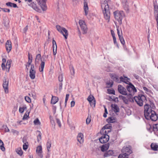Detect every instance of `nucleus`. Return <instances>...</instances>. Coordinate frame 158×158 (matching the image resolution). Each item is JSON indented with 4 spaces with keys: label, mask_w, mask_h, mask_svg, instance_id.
<instances>
[{
    "label": "nucleus",
    "mask_w": 158,
    "mask_h": 158,
    "mask_svg": "<svg viewBox=\"0 0 158 158\" xmlns=\"http://www.w3.org/2000/svg\"><path fill=\"white\" fill-rule=\"evenodd\" d=\"M155 108L153 103L151 106L146 104L144 106V115L147 120L151 119L152 121H156L158 118L157 115L153 109Z\"/></svg>",
    "instance_id": "1"
},
{
    "label": "nucleus",
    "mask_w": 158,
    "mask_h": 158,
    "mask_svg": "<svg viewBox=\"0 0 158 158\" xmlns=\"http://www.w3.org/2000/svg\"><path fill=\"white\" fill-rule=\"evenodd\" d=\"M103 0L104 2L101 3V6L103 11L104 18L107 20V22H109L110 15L109 7L107 1L106 0Z\"/></svg>",
    "instance_id": "2"
},
{
    "label": "nucleus",
    "mask_w": 158,
    "mask_h": 158,
    "mask_svg": "<svg viewBox=\"0 0 158 158\" xmlns=\"http://www.w3.org/2000/svg\"><path fill=\"white\" fill-rule=\"evenodd\" d=\"M134 98L137 104L140 106H143V103H145L147 101L145 96L141 94L135 97Z\"/></svg>",
    "instance_id": "3"
},
{
    "label": "nucleus",
    "mask_w": 158,
    "mask_h": 158,
    "mask_svg": "<svg viewBox=\"0 0 158 158\" xmlns=\"http://www.w3.org/2000/svg\"><path fill=\"white\" fill-rule=\"evenodd\" d=\"M114 15L115 19L118 22L119 24H121L123 19L125 16L123 12L122 11H116L114 12Z\"/></svg>",
    "instance_id": "4"
},
{
    "label": "nucleus",
    "mask_w": 158,
    "mask_h": 158,
    "mask_svg": "<svg viewBox=\"0 0 158 158\" xmlns=\"http://www.w3.org/2000/svg\"><path fill=\"white\" fill-rule=\"evenodd\" d=\"M57 30L60 32L64 36L65 39H67L68 35V31L64 28L61 27L59 25L56 26Z\"/></svg>",
    "instance_id": "5"
},
{
    "label": "nucleus",
    "mask_w": 158,
    "mask_h": 158,
    "mask_svg": "<svg viewBox=\"0 0 158 158\" xmlns=\"http://www.w3.org/2000/svg\"><path fill=\"white\" fill-rule=\"evenodd\" d=\"M127 91L129 93V94L131 96L133 95L135 93L137 92L136 89L131 83H130L129 85L127 86Z\"/></svg>",
    "instance_id": "6"
},
{
    "label": "nucleus",
    "mask_w": 158,
    "mask_h": 158,
    "mask_svg": "<svg viewBox=\"0 0 158 158\" xmlns=\"http://www.w3.org/2000/svg\"><path fill=\"white\" fill-rule=\"evenodd\" d=\"M79 24L83 33L84 34L86 33L87 31V28L85 22L82 20H80Z\"/></svg>",
    "instance_id": "7"
},
{
    "label": "nucleus",
    "mask_w": 158,
    "mask_h": 158,
    "mask_svg": "<svg viewBox=\"0 0 158 158\" xmlns=\"http://www.w3.org/2000/svg\"><path fill=\"white\" fill-rule=\"evenodd\" d=\"M38 3L40 5L41 8L43 11H45L47 9L46 2L47 0H36Z\"/></svg>",
    "instance_id": "8"
},
{
    "label": "nucleus",
    "mask_w": 158,
    "mask_h": 158,
    "mask_svg": "<svg viewBox=\"0 0 158 158\" xmlns=\"http://www.w3.org/2000/svg\"><path fill=\"white\" fill-rule=\"evenodd\" d=\"M109 139V136L107 135H102L99 139V140L100 143H104L107 142Z\"/></svg>",
    "instance_id": "9"
},
{
    "label": "nucleus",
    "mask_w": 158,
    "mask_h": 158,
    "mask_svg": "<svg viewBox=\"0 0 158 158\" xmlns=\"http://www.w3.org/2000/svg\"><path fill=\"white\" fill-rule=\"evenodd\" d=\"M8 83V80L5 79L3 81V87L4 89L5 92L6 94H7L9 92Z\"/></svg>",
    "instance_id": "10"
},
{
    "label": "nucleus",
    "mask_w": 158,
    "mask_h": 158,
    "mask_svg": "<svg viewBox=\"0 0 158 158\" xmlns=\"http://www.w3.org/2000/svg\"><path fill=\"white\" fill-rule=\"evenodd\" d=\"M34 64H31V69L30 71V77L32 79H33L35 78V71L34 70Z\"/></svg>",
    "instance_id": "11"
},
{
    "label": "nucleus",
    "mask_w": 158,
    "mask_h": 158,
    "mask_svg": "<svg viewBox=\"0 0 158 158\" xmlns=\"http://www.w3.org/2000/svg\"><path fill=\"white\" fill-rule=\"evenodd\" d=\"M122 152L123 154L126 153L128 156L132 152L131 150V147L129 146L123 147L122 149Z\"/></svg>",
    "instance_id": "12"
},
{
    "label": "nucleus",
    "mask_w": 158,
    "mask_h": 158,
    "mask_svg": "<svg viewBox=\"0 0 158 158\" xmlns=\"http://www.w3.org/2000/svg\"><path fill=\"white\" fill-rule=\"evenodd\" d=\"M118 92L122 94L126 95L127 94L126 89L120 85H119L118 86Z\"/></svg>",
    "instance_id": "13"
},
{
    "label": "nucleus",
    "mask_w": 158,
    "mask_h": 158,
    "mask_svg": "<svg viewBox=\"0 0 158 158\" xmlns=\"http://www.w3.org/2000/svg\"><path fill=\"white\" fill-rule=\"evenodd\" d=\"M117 31L118 35L121 43L123 45H124L125 43V41L123 36L122 31L121 30V32H120L119 29L118 28L117 29Z\"/></svg>",
    "instance_id": "14"
},
{
    "label": "nucleus",
    "mask_w": 158,
    "mask_h": 158,
    "mask_svg": "<svg viewBox=\"0 0 158 158\" xmlns=\"http://www.w3.org/2000/svg\"><path fill=\"white\" fill-rule=\"evenodd\" d=\"M154 12L156 16V19L157 22V28L158 30V6L156 5H154Z\"/></svg>",
    "instance_id": "15"
},
{
    "label": "nucleus",
    "mask_w": 158,
    "mask_h": 158,
    "mask_svg": "<svg viewBox=\"0 0 158 158\" xmlns=\"http://www.w3.org/2000/svg\"><path fill=\"white\" fill-rule=\"evenodd\" d=\"M36 152L38 156L41 158L43 157V155L42 154V148L41 146H38L36 148Z\"/></svg>",
    "instance_id": "16"
},
{
    "label": "nucleus",
    "mask_w": 158,
    "mask_h": 158,
    "mask_svg": "<svg viewBox=\"0 0 158 158\" xmlns=\"http://www.w3.org/2000/svg\"><path fill=\"white\" fill-rule=\"evenodd\" d=\"M6 51L8 53L11 49V43L10 41L8 40L6 43Z\"/></svg>",
    "instance_id": "17"
},
{
    "label": "nucleus",
    "mask_w": 158,
    "mask_h": 158,
    "mask_svg": "<svg viewBox=\"0 0 158 158\" xmlns=\"http://www.w3.org/2000/svg\"><path fill=\"white\" fill-rule=\"evenodd\" d=\"M77 140L80 143H82L84 142L83 135L81 133H79L77 136Z\"/></svg>",
    "instance_id": "18"
},
{
    "label": "nucleus",
    "mask_w": 158,
    "mask_h": 158,
    "mask_svg": "<svg viewBox=\"0 0 158 158\" xmlns=\"http://www.w3.org/2000/svg\"><path fill=\"white\" fill-rule=\"evenodd\" d=\"M84 10L85 12V15L86 16L88 13L89 8L87 3L85 1L84 3Z\"/></svg>",
    "instance_id": "19"
},
{
    "label": "nucleus",
    "mask_w": 158,
    "mask_h": 158,
    "mask_svg": "<svg viewBox=\"0 0 158 158\" xmlns=\"http://www.w3.org/2000/svg\"><path fill=\"white\" fill-rule=\"evenodd\" d=\"M111 78L114 81L118 83H120V77L119 78V77L115 74H112L111 76Z\"/></svg>",
    "instance_id": "20"
},
{
    "label": "nucleus",
    "mask_w": 158,
    "mask_h": 158,
    "mask_svg": "<svg viewBox=\"0 0 158 158\" xmlns=\"http://www.w3.org/2000/svg\"><path fill=\"white\" fill-rule=\"evenodd\" d=\"M11 62L12 61L10 60H8L7 62L6 66H5V68L6 69V71L7 72H9V71Z\"/></svg>",
    "instance_id": "21"
},
{
    "label": "nucleus",
    "mask_w": 158,
    "mask_h": 158,
    "mask_svg": "<svg viewBox=\"0 0 158 158\" xmlns=\"http://www.w3.org/2000/svg\"><path fill=\"white\" fill-rule=\"evenodd\" d=\"M40 60H41V55L40 54H38L36 56V57L35 58V64L36 65L38 64L39 61Z\"/></svg>",
    "instance_id": "22"
},
{
    "label": "nucleus",
    "mask_w": 158,
    "mask_h": 158,
    "mask_svg": "<svg viewBox=\"0 0 158 158\" xmlns=\"http://www.w3.org/2000/svg\"><path fill=\"white\" fill-rule=\"evenodd\" d=\"M30 6L35 10L38 12H40V10L37 7L36 4L34 2H33L31 4Z\"/></svg>",
    "instance_id": "23"
},
{
    "label": "nucleus",
    "mask_w": 158,
    "mask_h": 158,
    "mask_svg": "<svg viewBox=\"0 0 158 158\" xmlns=\"http://www.w3.org/2000/svg\"><path fill=\"white\" fill-rule=\"evenodd\" d=\"M112 109L114 110L115 112H118L119 109L117 105L115 104H112L111 105Z\"/></svg>",
    "instance_id": "24"
},
{
    "label": "nucleus",
    "mask_w": 158,
    "mask_h": 158,
    "mask_svg": "<svg viewBox=\"0 0 158 158\" xmlns=\"http://www.w3.org/2000/svg\"><path fill=\"white\" fill-rule=\"evenodd\" d=\"M151 147L153 150L156 151L158 149V145L156 143H152L151 144Z\"/></svg>",
    "instance_id": "25"
},
{
    "label": "nucleus",
    "mask_w": 158,
    "mask_h": 158,
    "mask_svg": "<svg viewBox=\"0 0 158 158\" xmlns=\"http://www.w3.org/2000/svg\"><path fill=\"white\" fill-rule=\"evenodd\" d=\"M129 80V79L127 77H120V82L122 81L127 84L129 82L128 80Z\"/></svg>",
    "instance_id": "26"
},
{
    "label": "nucleus",
    "mask_w": 158,
    "mask_h": 158,
    "mask_svg": "<svg viewBox=\"0 0 158 158\" xmlns=\"http://www.w3.org/2000/svg\"><path fill=\"white\" fill-rule=\"evenodd\" d=\"M6 5L8 6L13 7L14 8L18 7L17 5L16 4L10 2L6 3Z\"/></svg>",
    "instance_id": "27"
},
{
    "label": "nucleus",
    "mask_w": 158,
    "mask_h": 158,
    "mask_svg": "<svg viewBox=\"0 0 158 158\" xmlns=\"http://www.w3.org/2000/svg\"><path fill=\"white\" fill-rule=\"evenodd\" d=\"M58 101V98L57 97L52 96L51 103L53 104H55Z\"/></svg>",
    "instance_id": "28"
},
{
    "label": "nucleus",
    "mask_w": 158,
    "mask_h": 158,
    "mask_svg": "<svg viewBox=\"0 0 158 158\" xmlns=\"http://www.w3.org/2000/svg\"><path fill=\"white\" fill-rule=\"evenodd\" d=\"M27 109V106L26 105H23L20 106L19 109V111L21 113L23 112L24 110Z\"/></svg>",
    "instance_id": "29"
},
{
    "label": "nucleus",
    "mask_w": 158,
    "mask_h": 158,
    "mask_svg": "<svg viewBox=\"0 0 158 158\" xmlns=\"http://www.w3.org/2000/svg\"><path fill=\"white\" fill-rule=\"evenodd\" d=\"M45 62L41 61V64L39 68V71L40 72H42L43 71L44 67Z\"/></svg>",
    "instance_id": "30"
},
{
    "label": "nucleus",
    "mask_w": 158,
    "mask_h": 158,
    "mask_svg": "<svg viewBox=\"0 0 158 158\" xmlns=\"http://www.w3.org/2000/svg\"><path fill=\"white\" fill-rule=\"evenodd\" d=\"M16 153L19 155L20 156H22L23 154V152L20 148H19L16 149Z\"/></svg>",
    "instance_id": "31"
},
{
    "label": "nucleus",
    "mask_w": 158,
    "mask_h": 158,
    "mask_svg": "<svg viewBox=\"0 0 158 158\" xmlns=\"http://www.w3.org/2000/svg\"><path fill=\"white\" fill-rule=\"evenodd\" d=\"M33 123L35 125L40 126L41 124V122L38 118L35 119L33 122Z\"/></svg>",
    "instance_id": "32"
},
{
    "label": "nucleus",
    "mask_w": 158,
    "mask_h": 158,
    "mask_svg": "<svg viewBox=\"0 0 158 158\" xmlns=\"http://www.w3.org/2000/svg\"><path fill=\"white\" fill-rule=\"evenodd\" d=\"M109 145L107 144L103 145L101 148V150L102 152H104L107 150L109 148Z\"/></svg>",
    "instance_id": "33"
},
{
    "label": "nucleus",
    "mask_w": 158,
    "mask_h": 158,
    "mask_svg": "<svg viewBox=\"0 0 158 158\" xmlns=\"http://www.w3.org/2000/svg\"><path fill=\"white\" fill-rule=\"evenodd\" d=\"M69 69L71 75L73 76L75 74V71L73 67L72 66H70L69 67Z\"/></svg>",
    "instance_id": "34"
},
{
    "label": "nucleus",
    "mask_w": 158,
    "mask_h": 158,
    "mask_svg": "<svg viewBox=\"0 0 158 158\" xmlns=\"http://www.w3.org/2000/svg\"><path fill=\"white\" fill-rule=\"evenodd\" d=\"M0 147L1 150L3 151H5V149L4 147V144L3 142L0 139Z\"/></svg>",
    "instance_id": "35"
},
{
    "label": "nucleus",
    "mask_w": 158,
    "mask_h": 158,
    "mask_svg": "<svg viewBox=\"0 0 158 158\" xmlns=\"http://www.w3.org/2000/svg\"><path fill=\"white\" fill-rule=\"evenodd\" d=\"M110 131V130H107L105 129L102 128L101 131V133H103L104 135H105V134L107 135V133Z\"/></svg>",
    "instance_id": "36"
},
{
    "label": "nucleus",
    "mask_w": 158,
    "mask_h": 158,
    "mask_svg": "<svg viewBox=\"0 0 158 158\" xmlns=\"http://www.w3.org/2000/svg\"><path fill=\"white\" fill-rule=\"evenodd\" d=\"M29 112H26L23 118V120H24L25 119H27L29 118Z\"/></svg>",
    "instance_id": "37"
},
{
    "label": "nucleus",
    "mask_w": 158,
    "mask_h": 158,
    "mask_svg": "<svg viewBox=\"0 0 158 158\" xmlns=\"http://www.w3.org/2000/svg\"><path fill=\"white\" fill-rule=\"evenodd\" d=\"M118 158H128V156L126 153L122 154L119 156Z\"/></svg>",
    "instance_id": "38"
},
{
    "label": "nucleus",
    "mask_w": 158,
    "mask_h": 158,
    "mask_svg": "<svg viewBox=\"0 0 158 158\" xmlns=\"http://www.w3.org/2000/svg\"><path fill=\"white\" fill-rule=\"evenodd\" d=\"M51 143L50 140H48L47 144V148L48 150V151H49V149L51 147Z\"/></svg>",
    "instance_id": "39"
},
{
    "label": "nucleus",
    "mask_w": 158,
    "mask_h": 158,
    "mask_svg": "<svg viewBox=\"0 0 158 158\" xmlns=\"http://www.w3.org/2000/svg\"><path fill=\"white\" fill-rule=\"evenodd\" d=\"M9 21L8 19H5L4 21V24L6 27H7L9 24Z\"/></svg>",
    "instance_id": "40"
},
{
    "label": "nucleus",
    "mask_w": 158,
    "mask_h": 158,
    "mask_svg": "<svg viewBox=\"0 0 158 158\" xmlns=\"http://www.w3.org/2000/svg\"><path fill=\"white\" fill-rule=\"evenodd\" d=\"M2 64L1 66L2 69H5V63L6 62V60L5 58H3L2 59Z\"/></svg>",
    "instance_id": "41"
},
{
    "label": "nucleus",
    "mask_w": 158,
    "mask_h": 158,
    "mask_svg": "<svg viewBox=\"0 0 158 158\" xmlns=\"http://www.w3.org/2000/svg\"><path fill=\"white\" fill-rule=\"evenodd\" d=\"M37 132L39 133V134L37 137V139L38 141L39 142L40 140L41 139V132L39 131H37Z\"/></svg>",
    "instance_id": "42"
},
{
    "label": "nucleus",
    "mask_w": 158,
    "mask_h": 158,
    "mask_svg": "<svg viewBox=\"0 0 158 158\" xmlns=\"http://www.w3.org/2000/svg\"><path fill=\"white\" fill-rule=\"evenodd\" d=\"M111 127V126L110 124H107L105 125L102 128L105 129L109 130V129H110Z\"/></svg>",
    "instance_id": "43"
},
{
    "label": "nucleus",
    "mask_w": 158,
    "mask_h": 158,
    "mask_svg": "<svg viewBox=\"0 0 158 158\" xmlns=\"http://www.w3.org/2000/svg\"><path fill=\"white\" fill-rule=\"evenodd\" d=\"M87 100L89 102L95 100L94 97L92 95H89L87 98Z\"/></svg>",
    "instance_id": "44"
},
{
    "label": "nucleus",
    "mask_w": 158,
    "mask_h": 158,
    "mask_svg": "<svg viewBox=\"0 0 158 158\" xmlns=\"http://www.w3.org/2000/svg\"><path fill=\"white\" fill-rule=\"evenodd\" d=\"M123 6L124 10L126 11H128L129 10L128 5L127 3L126 4H123Z\"/></svg>",
    "instance_id": "45"
},
{
    "label": "nucleus",
    "mask_w": 158,
    "mask_h": 158,
    "mask_svg": "<svg viewBox=\"0 0 158 158\" xmlns=\"http://www.w3.org/2000/svg\"><path fill=\"white\" fill-rule=\"evenodd\" d=\"M2 127L4 130V131L5 132H8L10 130L9 128L7 127V126L6 125H3L2 126Z\"/></svg>",
    "instance_id": "46"
},
{
    "label": "nucleus",
    "mask_w": 158,
    "mask_h": 158,
    "mask_svg": "<svg viewBox=\"0 0 158 158\" xmlns=\"http://www.w3.org/2000/svg\"><path fill=\"white\" fill-rule=\"evenodd\" d=\"M91 116H88L86 119V123L87 124H89L91 121Z\"/></svg>",
    "instance_id": "47"
},
{
    "label": "nucleus",
    "mask_w": 158,
    "mask_h": 158,
    "mask_svg": "<svg viewBox=\"0 0 158 158\" xmlns=\"http://www.w3.org/2000/svg\"><path fill=\"white\" fill-rule=\"evenodd\" d=\"M63 75L62 74H61L59 75L58 79H59V81H60L61 82L63 80Z\"/></svg>",
    "instance_id": "48"
},
{
    "label": "nucleus",
    "mask_w": 158,
    "mask_h": 158,
    "mask_svg": "<svg viewBox=\"0 0 158 158\" xmlns=\"http://www.w3.org/2000/svg\"><path fill=\"white\" fill-rule=\"evenodd\" d=\"M56 123L58 124L59 126L60 127L61 126V124L59 119V118H58L57 117H56Z\"/></svg>",
    "instance_id": "49"
},
{
    "label": "nucleus",
    "mask_w": 158,
    "mask_h": 158,
    "mask_svg": "<svg viewBox=\"0 0 158 158\" xmlns=\"http://www.w3.org/2000/svg\"><path fill=\"white\" fill-rule=\"evenodd\" d=\"M28 143H25L23 144V149L25 150H26L28 147Z\"/></svg>",
    "instance_id": "50"
},
{
    "label": "nucleus",
    "mask_w": 158,
    "mask_h": 158,
    "mask_svg": "<svg viewBox=\"0 0 158 158\" xmlns=\"http://www.w3.org/2000/svg\"><path fill=\"white\" fill-rule=\"evenodd\" d=\"M90 106L92 107H95V100H93L92 101L89 102Z\"/></svg>",
    "instance_id": "51"
},
{
    "label": "nucleus",
    "mask_w": 158,
    "mask_h": 158,
    "mask_svg": "<svg viewBox=\"0 0 158 158\" xmlns=\"http://www.w3.org/2000/svg\"><path fill=\"white\" fill-rule=\"evenodd\" d=\"M53 55H55L57 53V45H56V47L53 48Z\"/></svg>",
    "instance_id": "52"
},
{
    "label": "nucleus",
    "mask_w": 158,
    "mask_h": 158,
    "mask_svg": "<svg viewBox=\"0 0 158 158\" xmlns=\"http://www.w3.org/2000/svg\"><path fill=\"white\" fill-rule=\"evenodd\" d=\"M11 131L14 135H18L19 133V132L18 131H17L13 129L11 130Z\"/></svg>",
    "instance_id": "53"
},
{
    "label": "nucleus",
    "mask_w": 158,
    "mask_h": 158,
    "mask_svg": "<svg viewBox=\"0 0 158 158\" xmlns=\"http://www.w3.org/2000/svg\"><path fill=\"white\" fill-rule=\"evenodd\" d=\"M107 91L109 94H115V91L113 90H111L110 89H107Z\"/></svg>",
    "instance_id": "54"
},
{
    "label": "nucleus",
    "mask_w": 158,
    "mask_h": 158,
    "mask_svg": "<svg viewBox=\"0 0 158 158\" xmlns=\"http://www.w3.org/2000/svg\"><path fill=\"white\" fill-rule=\"evenodd\" d=\"M121 97L122 98V99L123 100L124 102L126 103H127L128 102V100L127 99V98L124 96H121Z\"/></svg>",
    "instance_id": "55"
},
{
    "label": "nucleus",
    "mask_w": 158,
    "mask_h": 158,
    "mask_svg": "<svg viewBox=\"0 0 158 158\" xmlns=\"http://www.w3.org/2000/svg\"><path fill=\"white\" fill-rule=\"evenodd\" d=\"M25 100L28 102L30 103L31 102V99L30 98L27 96H26L25 97Z\"/></svg>",
    "instance_id": "56"
},
{
    "label": "nucleus",
    "mask_w": 158,
    "mask_h": 158,
    "mask_svg": "<svg viewBox=\"0 0 158 158\" xmlns=\"http://www.w3.org/2000/svg\"><path fill=\"white\" fill-rule=\"evenodd\" d=\"M105 108V113L103 114V116L104 117L106 118L107 116L106 114H107V111L106 108L105 106H104Z\"/></svg>",
    "instance_id": "57"
},
{
    "label": "nucleus",
    "mask_w": 158,
    "mask_h": 158,
    "mask_svg": "<svg viewBox=\"0 0 158 158\" xmlns=\"http://www.w3.org/2000/svg\"><path fill=\"white\" fill-rule=\"evenodd\" d=\"M107 84L109 87H111L113 85V82L112 81H109V82L107 83Z\"/></svg>",
    "instance_id": "58"
},
{
    "label": "nucleus",
    "mask_w": 158,
    "mask_h": 158,
    "mask_svg": "<svg viewBox=\"0 0 158 158\" xmlns=\"http://www.w3.org/2000/svg\"><path fill=\"white\" fill-rule=\"evenodd\" d=\"M143 90H144V91H145V92L147 93H148L150 91V90H149L147 88L145 87H143Z\"/></svg>",
    "instance_id": "59"
},
{
    "label": "nucleus",
    "mask_w": 158,
    "mask_h": 158,
    "mask_svg": "<svg viewBox=\"0 0 158 158\" xmlns=\"http://www.w3.org/2000/svg\"><path fill=\"white\" fill-rule=\"evenodd\" d=\"M2 10L4 12H10V10L6 8H2Z\"/></svg>",
    "instance_id": "60"
},
{
    "label": "nucleus",
    "mask_w": 158,
    "mask_h": 158,
    "mask_svg": "<svg viewBox=\"0 0 158 158\" xmlns=\"http://www.w3.org/2000/svg\"><path fill=\"white\" fill-rule=\"evenodd\" d=\"M28 60H32V55L29 53H28Z\"/></svg>",
    "instance_id": "61"
},
{
    "label": "nucleus",
    "mask_w": 158,
    "mask_h": 158,
    "mask_svg": "<svg viewBox=\"0 0 158 158\" xmlns=\"http://www.w3.org/2000/svg\"><path fill=\"white\" fill-rule=\"evenodd\" d=\"M57 45L56 42L54 40H52V48H54V47H56Z\"/></svg>",
    "instance_id": "62"
},
{
    "label": "nucleus",
    "mask_w": 158,
    "mask_h": 158,
    "mask_svg": "<svg viewBox=\"0 0 158 158\" xmlns=\"http://www.w3.org/2000/svg\"><path fill=\"white\" fill-rule=\"evenodd\" d=\"M107 152L109 153L108 154L110 156L112 155L114 153L113 152L112 150H109V151H108Z\"/></svg>",
    "instance_id": "63"
},
{
    "label": "nucleus",
    "mask_w": 158,
    "mask_h": 158,
    "mask_svg": "<svg viewBox=\"0 0 158 158\" xmlns=\"http://www.w3.org/2000/svg\"><path fill=\"white\" fill-rule=\"evenodd\" d=\"M154 128L158 130V123L154 125Z\"/></svg>",
    "instance_id": "64"
}]
</instances>
